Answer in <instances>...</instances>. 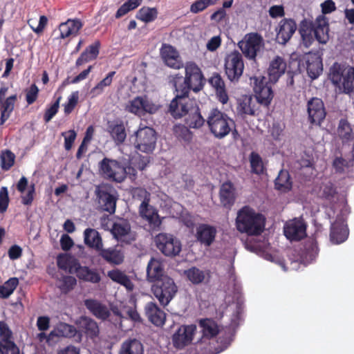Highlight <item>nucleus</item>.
<instances>
[{
    "instance_id": "nucleus-1",
    "label": "nucleus",
    "mask_w": 354,
    "mask_h": 354,
    "mask_svg": "<svg viewBox=\"0 0 354 354\" xmlns=\"http://www.w3.org/2000/svg\"><path fill=\"white\" fill-rule=\"evenodd\" d=\"M321 7L323 15H319L314 21L304 19L299 24V32L305 47L310 46L315 39L322 44L329 40V24L324 15L335 10L336 6L333 0H326Z\"/></svg>"
},
{
    "instance_id": "nucleus-2",
    "label": "nucleus",
    "mask_w": 354,
    "mask_h": 354,
    "mask_svg": "<svg viewBox=\"0 0 354 354\" xmlns=\"http://www.w3.org/2000/svg\"><path fill=\"white\" fill-rule=\"evenodd\" d=\"M286 67L285 59L280 56H276L270 62L268 68V80L262 75L250 78V83L258 102L266 108L270 106L274 97L272 84H275L285 73Z\"/></svg>"
},
{
    "instance_id": "nucleus-3",
    "label": "nucleus",
    "mask_w": 354,
    "mask_h": 354,
    "mask_svg": "<svg viewBox=\"0 0 354 354\" xmlns=\"http://www.w3.org/2000/svg\"><path fill=\"white\" fill-rule=\"evenodd\" d=\"M169 82L174 88L183 89L190 93L193 91L197 93L203 89L205 79L198 66L193 62H187L185 66V77L179 73L169 76Z\"/></svg>"
},
{
    "instance_id": "nucleus-4",
    "label": "nucleus",
    "mask_w": 354,
    "mask_h": 354,
    "mask_svg": "<svg viewBox=\"0 0 354 354\" xmlns=\"http://www.w3.org/2000/svg\"><path fill=\"white\" fill-rule=\"evenodd\" d=\"M265 223V216L248 205L239 210L236 218L237 230L250 236L261 234L264 230Z\"/></svg>"
},
{
    "instance_id": "nucleus-5",
    "label": "nucleus",
    "mask_w": 354,
    "mask_h": 354,
    "mask_svg": "<svg viewBox=\"0 0 354 354\" xmlns=\"http://www.w3.org/2000/svg\"><path fill=\"white\" fill-rule=\"evenodd\" d=\"M206 123L209 132L217 139H223L230 134H237L235 122L228 115L218 108L209 110Z\"/></svg>"
},
{
    "instance_id": "nucleus-6",
    "label": "nucleus",
    "mask_w": 354,
    "mask_h": 354,
    "mask_svg": "<svg viewBox=\"0 0 354 354\" xmlns=\"http://www.w3.org/2000/svg\"><path fill=\"white\" fill-rule=\"evenodd\" d=\"M99 171L104 178L116 183L123 182L127 174H131V171L132 175L136 176V170L133 167L126 168L118 160L108 158H104L99 162Z\"/></svg>"
},
{
    "instance_id": "nucleus-7",
    "label": "nucleus",
    "mask_w": 354,
    "mask_h": 354,
    "mask_svg": "<svg viewBox=\"0 0 354 354\" xmlns=\"http://www.w3.org/2000/svg\"><path fill=\"white\" fill-rule=\"evenodd\" d=\"M151 289L160 304L164 307L170 303L178 292L176 284L174 279L169 276L153 283Z\"/></svg>"
},
{
    "instance_id": "nucleus-8",
    "label": "nucleus",
    "mask_w": 354,
    "mask_h": 354,
    "mask_svg": "<svg viewBox=\"0 0 354 354\" xmlns=\"http://www.w3.org/2000/svg\"><path fill=\"white\" fill-rule=\"evenodd\" d=\"M174 88L176 95L169 104L168 111L174 118L180 119L187 115L195 102L189 97V93L183 89Z\"/></svg>"
},
{
    "instance_id": "nucleus-9",
    "label": "nucleus",
    "mask_w": 354,
    "mask_h": 354,
    "mask_svg": "<svg viewBox=\"0 0 354 354\" xmlns=\"http://www.w3.org/2000/svg\"><path fill=\"white\" fill-rule=\"evenodd\" d=\"M244 61L238 50H233L225 57L224 70L227 79L232 82H238L243 73Z\"/></svg>"
},
{
    "instance_id": "nucleus-10",
    "label": "nucleus",
    "mask_w": 354,
    "mask_h": 354,
    "mask_svg": "<svg viewBox=\"0 0 354 354\" xmlns=\"http://www.w3.org/2000/svg\"><path fill=\"white\" fill-rule=\"evenodd\" d=\"M155 243L161 253L169 257L178 255L182 250L180 241L171 234H158L155 237Z\"/></svg>"
},
{
    "instance_id": "nucleus-11",
    "label": "nucleus",
    "mask_w": 354,
    "mask_h": 354,
    "mask_svg": "<svg viewBox=\"0 0 354 354\" xmlns=\"http://www.w3.org/2000/svg\"><path fill=\"white\" fill-rule=\"evenodd\" d=\"M264 46L263 37L257 32L246 34L242 40L239 41L238 46L242 55L251 60H255L257 53Z\"/></svg>"
},
{
    "instance_id": "nucleus-12",
    "label": "nucleus",
    "mask_w": 354,
    "mask_h": 354,
    "mask_svg": "<svg viewBox=\"0 0 354 354\" xmlns=\"http://www.w3.org/2000/svg\"><path fill=\"white\" fill-rule=\"evenodd\" d=\"M135 148L144 153L151 152L156 147V132L149 127H140L135 132Z\"/></svg>"
},
{
    "instance_id": "nucleus-13",
    "label": "nucleus",
    "mask_w": 354,
    "mask_h": 354,
    "mask_svg": "<svg viewBox=\"0 0 354 354\" xmlns=\"http://www.w3.org/2000/svg\"><path fill=\"white\" fill-rule=\"evenodd\" d=\"M125 110L141 117L146 113H155L158 110V106L150 101L146 95L137 96L129 101Z\"/></svg>"
},
{
    "instance_id": "nucleus-14",
    "label": "nucleus",
    "mask_w": 354,
    "mask_h": 354,
    "mask_svg": "<svg viewBox=\"0 0 354 354\" xmlns=\"http://www.w3.org/2000/svg\"><path fill=\"white\" fill-rule=\"evenodd\" d=\"M138 214L140 217L147 223L151 230L158 231L160 229L162 218L158 209L150 205V203H140L138 207Z\"/></svg>"
},
{
    "instance_id": "nucleus-15",
    "label": "nucleus",
    "mask_w": 354,
    "mask_h": 354,
    "mask_svg": "<svg viewBox=\"0 0 354 354\" xmlns=\"http://www.w3.org/2000/svg\"><path fill=\"white\" fill-rule=\"evenodd\" d=\"M99 207L101 210L113 214L115 212L117 197L111 193V189L107 186L97 187L95 190Z\"/></svg>"
},
{
    "instance_id": "nucleus-16",
    "label": "nucleus",
    "mask_w": 354,
    "mask_h": 354,
    "mask_svg": "<svg viewBox=\"0 0 354 354\" xmlns=\"http://www.w3.org/2000/svg\"><path fill=\"white\" fill-rule=\"evenodd\" d=\"M308 121L313 125L321 126L326 118V111L323 101L318 97H313L307 103Z\"/></svg>"
},
{
    "instance_id": "nucleus-17",
    "label": "nucleus",
    "mask_w": 354,
    "mask_h": 354,
    "mask_svg": "<svg viewBox=\"0 0 354 354\" xmlns=\"http://www.w3.org/2000/svg\"><path fill=\"white\" fill-rule=\"evenodd\" d=\"M297 28V26L294 19L290 18L282 19L276 28L277 41L280 44L285 45L292 38Z\"/></svg>"
},
{
    "instance_id": "nucleus-18",
    "label": "nucleus",
    "mask_w": 354,
    "mask_h": 354,
    "mask_svg": "<svg viewBox=\"0 0 354 354\" xmlns=\"http://www.w3.org/2000/svg\"><path fill=\"white\" fill-rule=\"evenodd\" d=\"M283 232L288 239L299 241L306 236V225L303 220L294 218L285 224Z\"/></svg>"
},
{
    "instance_id": "nucleus-19",
    "label": "nucleus",
    "mask_w": 354,
    "mask_h": 354,
    "mask_svg": "<svg viewBox=\"0 0 354 354\" xmlns=\"http://www.w3.org/2000/svg\"><path fill=\"white\" fill-rule=\"evenodd\" d=\"M254 96H256L255 93ZM259 106L262 104L258 102L257 97L254 98L251 95H242L237 100L236 111L241 116L255 115L259 109ZM263 106L265 107L263 105Z\"/></svg>"
},
{
    "instance_id": "nucleus-20",
    "label": "nucleus",
    "mask_w": 354,
    "mask_h": 354,
    "mask_svg": "<svg viewBox=\"0 0 354 354\" xmlns=\"http://www.w3.org/2000/svg\"><path fill=\"white\" fill-rule=\"evenodd\" d=\"M12 331L8 324L4 322H0V353L8 354L9 351L12 354H19V349L12 339Z\"/></svg>"
},
{
    "instance_id": "nucleus-21",
    "label": "nucleus",
    "mask_w": 354,
    "mask_h": 354,
    "mask_svg": "<svg viewBox=\"0 0 354 354\" xmlns=\"http://www.w3.org/2000/svg\"><path fill=\"white\" fill-rule=\"evenodd\" d=\"M195 325L183 326L174 334L172 340L174 346L177 348H183L189 344L196 332Z\"/></svg>"
},
{
    "instance_id": "nucleus-22",
    "label": "nucleus",
    "mask_w": 354,
    "mask_h": 354,
    "mask_svg": "<svg viewBox=\"0 0 354 354\" xmlns=\"http://www.w3.org/2000/svg\"><path fill=\"white\" fill-rule=\"evenodd\" d=\"M8 90V88L6 86H1L0 88V104H1L0 125H3L8 120L14 110L15 104L17 100V96L15 94L8 97L2 102Z\"/></svg>"
},
{
    "instance_id": "nucleus-23",
    "label": "nucleus",
    "mask_w": 354,
    "mask_h": 354,
    "mask_svg": "<svg viewBox=\"0 0 354 354\" xmlns=\"http://www.w3.org/2000/svg\"><path fill=\"white\" fill-rule=\"evenodd\" d=\"M106 131L114 143L118 146L122 145L127 138L125 126L122 120L117 119L113 121H108Z\"/></svg>"
},
{
    "instance_id": "nucleus-24",
    "label": "nucleus",
    "mask_w": 354,
    "mask_h": 354,
    "mask_svg": "<svg viewBox=\"0 0 354 354\" xmlns=\"http://www.w3.org/2000/svg\"><path fill=\"white\" fill-rule=\"evenodd\" d=\"M308 76L315 80L323 71L322 59L318 53H308L304 57Z\"/></svg>"
},
{
    "instance_id": "nucleus-25",
    "label": "nucleus",
    "mask_w": 354,
    "mask_h": 354,
    "mask_svg": "<svg viewBox=\"0 0 354 354\" xmlns=\"http://www.w3.org/2000/svg\"><path fill=\"white\" fill-rule=\"evenodd\" d=\"M98 252L99 255L111 265L119 266L124 262V252L120 245H118L106 249L102 247Z\"/></svg>"
},
{
    "instance_id": "nucleus-26",
    "label": "nucleus",
    "mask_w": 354,
    "mask_h": 354,
    "mask_svg": "<svg viewBox=\"0 0 354 354\" xmlns=\"http://www.w3.org/2000/svg\"><path fill=\"white\" fill-rule=\"evenodd\" d=\"M148 320L158 327L162 326L166 321V313L155 302H148L145 306Z\"/></svg>"
},
{
    "instance_id": "nucleus-27",
    "label": "nucleus",
    "mask_w": 354,
    "mask_h": 354,
    "mask_svg": "<svg viewBox=\"0 0 354 354\" xmlns=\"http://www.w3.org/2000/svg\"><path fill=\"white\" fill-rule=\"evenodd\" d=\"M166 276L162 261L153 257L151 258L147 266V281L155 283L162 280Z\"/></svg>"
},
{
    "instance_id": "nucleus-28",
    "label": "nucleus",
    "mask_w": 354,
    "mask_h": 354,
    "mask_svg": "<svg viewBox=\"0 0 354 354\" xmlns=\"http://www.w3.org/2000/svg\"><path fill=\"white\" fill-rule=\"evenodd\" d=\"M317 243L314 239H307L300 248V261L304 264H308L315 259L318 255Z\"/></svg>"
},
{
    "instance_id": "nucleus-29",
    "label": "nucleus",
    "mask_w": 354,
    "mask_h": 354,
    "mask_svg": "<svg viewBox=\"0 0 354 354\" xmlns=\"http://www.w3.org/2000/svg\"><path fill=\"white\" fill-rule=\"evenodd\" d=\"M216 233L215 227L208 224H200L196 228V238L201 244L210 246L215 240Z\"/></svg>"
},
{
    "instance_id": "nucleus-30",
    "label": "nucleus",
    "mask_w": 354,
    "mask_h": 354,
    "mask_svg": "<svg viewBox=\"0 0 354 354\" xmlns=\"http://www.w3.org/2000/svg\"><path fill=\"white\" fill-rule=\"evenodd\" d=\"M348 235V230L344 221L342 219H336L330 227V241L335 244L342 243L346 240Z\"/></svg>"
},
{
    "instance_id": "nucleus-31",
    "label": "nucleus",
    "mask_w": 354,
    "mask_h": 354,
    "mask_svg": "<svg viewBox=\"0 0 354 354\" xmlns=\"http://www.w3.org/2000/svg\"><path fill=\"white\" fill-rule=\"evenodd\" d=\"M160 53L164 62L169 67L178 69L183 66L178 53L171 45L164 44Z\"/></svg>"
},
{
    "instance_id": "nucleus-32",
    "label": "nucleus",
    "mask_w": 354,
    "mask_h": 354,
    "mask_svg": "<svg viewBox=\"0 0 354 354\" xmlns=\"http://www.w3.org/2000/svg\"><path fill=\"white\" fill-rule=\"evenodd\" d=\"M219 197L221 203L226 208H230L234 203L235 187L230 181L223 183L219 190Z\"/></svg>"
},
{
    "instance_id": "nucleus-33",
    "label": "nucleus",
    "mask_w": 354,
    "mask_h": 354,
    "mask_svg": "<svg viewBox=\"0 0 354 354\" xmlns=\"http://www.w3.org/2000/svg\"><path fill=\"white\" fill-rule=\"evenodd\" d=\"M209 84L215 89L218 100L223 104L228 102L229 97L225 88V82L221 75L215 73L209 79Z\"/></svg>"
},
{
    "instance_id": "nucleus-34",
    "label": "nucleus",
    "mask_w": 354,
    "mask_h": 354,
    "mask_svg": "<svg viewBox=\"0 0 354 354\" xmlns=\"http://www.w3.org/2000/svg\"><path fill=\"white\" fill-rule=\"evenodd\" d=\"M84 306L95 317L102 320H106L110 316L107 306L100 301L88 299L84 301Z\"/></svg>"
},
{
    "instance_id": "nucleus-35",
    "label": "nucleus",
    "mask_w": 354,
    "mask_h": 354,
    "mask_svg": "<svg viewBox=\"0 0 354 354\" xmlns=\"http://www.w3.org/2000/svg\"><path fill=\"white\" fill-rule=\"evenodd\" d=\"M100 46L101 43L99 40L87 46L77 59L75 66L78 67L95 59L99 55Z\"/></svg>"
},
{
    "instance_id": "nucleus-36",
    "label": "nucleus",
    "mask_w": 354,
    "mask_h": 354,
    "mask_svg": "<svg viewBox=\"0 0 354 354\" xmlns=\"http://www.w3.org/2000/svg\"><path fill=\"white\" fill-rule=\"evenodd\" d=\"M82 26L83 24L80 19H68L67 21L59 25V37L65 39L71 35H76Z\"/></svg>"
},
{
    "instance_id": "nucleus-37",
    "label": "nucleus",
    "mask_w": 354,
    "mask_h": 354,
    "mask_svg": "<svg viewBox=\"0 0 354 354\" xmlns=\"http://www.w3.org/2000/svg\"><path fill=\"white\" fill-rule=\"evenodd\" d=\"M187 115L185 121L189 128H201L206 122V119H204L201 113L199 107L196 104L192 105V109Z\"/></svg>"
},
{
    "instance_id": "nucleus-38",
    "label": "nucleus",
    "mask_w": 354,
    "mask_h": 354,
    "mask_svg": "<svg viewBox=\"0 0 354 354\" xmlns=\"http://www.w3.org/2000/svg\"><path fill=\"white\" fill-rule=\"evenodd\" d=\"M84 243L89 248H94L97 252L102 249L103 244L100 233L95 229L87 228L84 232Z\"/></svg>"
},
{
    "instance_id": "nucleus-39",
    "label": "nucleus",
    "mask_w": 354,
    "mask_h": 354,
    "mask_svg": "<svg viewBox=\"0 0 354 354\" xmlns=\"http://www.w3.org/2000/svg\"><path fill=\"white\" fill-rule=\"evenodd\" d=\"M75 271L77 277L80 280H83L84 281L96 283L100 282L101 279L100 276L97 271L91 270L87 266H82L80 263L76 267Z\"/></svg>"
},
{
    "instance_id": "nucleus-40",
    "label": "nucleus",
    "mask_w": 354,
    "mask_h": 354,
    "mask_svg": "<svg viewBox=\"0 0 354 354\" xmlns=\"http://www.w3.org/2000/svg\"><path fill=\"white\" fill-rule=\"evenodd\" d=\"M107 276L114 282L124 286L127 290H133L134 285L129 276L119 269H113L107 273Z\"/></svg>"
},
{
    "instance_id": "nucleus-41",
    "label": "nucleus",
    "mask_w": 354,
    "mask_h": 354,
    "mask_svg": "<svg viewBox=\"0 0 354 354\" xmlns=\"http://www.w3.org/2000/svg\"><path fill=\"white\" fill-rule=\"evenodd\" d=\"M120 354H144L143 345L136 339L126 340L121 346Z\"/></svg>"
},
{
    "instance_id": "nucleus-42",
    "label": "nucleus",
    "mask_w": 354,
    "mask_h": 354,
    "mask_svg": "<svg viewBox=\"0 0 354 354\" xmlns=\"http://www.w3.org/2000/svg\"><path fill=\"white\" fill-rule=\"evenodd\" d=\"M199 326L202 328L203 335L208 339L216 337L219 329L216 322L212 319H203L200 320Z\"/></svg>"
},
{
    "instance_id": "nucleus-43",
    "label": "nucleus",
    "mask_w": 354,
    "mask_h": 354,
    "mask_svg": "<svg viewBox=\"0 0 354 354\" xmlns=\"http://www.w3.org/2000/svg\"><path fill=\"white\" fill-rule=\"evenodd\" d=\"M292 183L290 176L287 171L281 170L277 178L274 180L275 189L281 192H288L291 190Z\"/></svg>"
},
{
    "instance_id": "nucleus-44",
    "label": "nucleus",
    "mask_w": 354,
    "mask_h": 354,
    "mask_svg": "<svg viewBox=\"0 0 354 354\" xmlns=\"http://www.w3.org/2000/svg\"><path fill=\"white\" fill-rule=\"evenodd\" d=\"M131 232V225L126 219H121L113 223L111 233L118 240L122 239Z\"/></svg>"
},
{
    "instance_id": "nucleus-45",
    "label": "nucleus",
    "mask_w": 354,
    "mask_h": 354,
    "mask_svg": "<svg viewBox=\"0 0 354 354\" xmlns=\"http://www.w3.org/2000/svg\"><path fill=\"white\" fill-rule=\"evenodd\" d=\"M82 330L89 337L93 338L99 334V327L93 319L84 317L80 321Z\"/></svg>"
},
{
    "instance_id": "nucleus-46",
    "label": "nucleus",
    "mask_w": 354,
    "mask_h": 354,
    "mask_svg": "<svg viewBox=\"0 0 354 354\" xmlns=\"http://www.w3.org/2000/svg\"><path fill=\"white\" fill-rule=\"evenodd\" d=\"M348 66L335 62L330 68V78L333 84L340 86L342 77L346 73Z\"/></svg>"
},
{
    "instance_id": "nucleus-47",
    "label": "nucleus",
    "mask_w": 354,
    "mask_h": 354,
    "mask_svg": "<svg viewBox=\"0 0 354 354\" xmlns=\"http://www.w3.org/2000/svg\"><path fill=\"white\" fill-rule=\"evenodd\" d=\"M337 133L343 142L351 141L354 138L353 129L346 119H341L339 120Z\"/></svg>"
},
{
    "instance_id": "nucleus-48",
    "label": "nucleus",
    "mask_w": 354,
    "mask_h": 354,
    "mask_svg": "<svg viewBox=\"0 0 354 354\" xmlns=\"http://www.w3.org/2000/svg\"><path fill=\"white\" fill-rule=\"evenodd\" d=\"M79 263L68 254H60L57 257V267L63 270H68L72 272L73 268H76Z\"/></svg>"
},
{
    "instance_id": "nucleus-49",
    "label": "nucleus",
    "mask_w": 354,
    "mask_h": 354,
    "mask_svg": "<svg viewBox=\"0 0 354 354\" xmlns=\"http://www.w3.org/2000/svg\"><path fill=\"white\" fill-rule=\"evenodd\" d=\"M77 280L74 277L63 275L58 278L56 281V286L62 293L67 294L71 292L76 286Z\"/></svg>"
},
{
    "instance_id": "nucleus-50",
    "label": "nucleus",
    "mask_w": 354,
    "mask_h": 354,
    "mask_svg": "<svg viewBox=\"0 0 354 354\" xmlns=\"http://www.w3.org/2000/svg\"><path fill=\"white\" fill-rule=\"evenodd\" d=\"M158 10L156 8L142 7L136 14V18L145 23L153 21L158 17Z\"/></svg>"
},
{
    "instance_id": "nucleus-51",
    "label": "nucleus",
    "mask_w": 354,
    "mask_h": 354,
    "mask_svg": "<svg viewBox=\"0 0 354 354\" xmlns=\"http://www.w3.org/2000/svg\"><path fill=\"white\" fill-rule=\"evenodd\" d=\"M19 284L17 277H12L7 280L2 286H0V298H8L12 294Z\"/></svg>"
},
{
    "instance_id": "nucleus-52",
    "label": "nucleus",
    "mask_w": 354,
    "mask_h": 354,
    "mask_svg": "<svg viewBox=\"0 0 354 354\" xmlns=\"http://www.w3.org/2000/svg\"><path fill=\"white\" fill-rule=\"evenodd\" d=\"M250 162L252 173L258 175L263 174L265 167L263 160L259 153L252 151L250 155Z\"/></svg>"
},
{
    "instance_id": "nucleus-53",
    "label": "nucleus",
    "mask_w": 354,
    "mask_h": 354,
    "mask_svg": "<svg viewBox=\"0 0 354 354\" xmlns=\"http://www.w3.org/2000/svg\"><path fill=\"white\" fill-rule=\"evenodd\" d=\"M341 84L346 93H350L354 88V67L348 66L346 73L342 77Z\"/></svg>"
},
{
    "instance_id": "nucleus-54",
    "label": "nucleus",
    "mask_w": 354,
    "mask_h": 354,
    "mask_svg": "<svg viewBox=\"0 0 354 354\" xmlns=\"http://www.w3.org/2000/svg\"><path fill=\"white\" fill-rule=\"evenodd\" d=\"M185 275L189 281L195 285L201 283L205 278V272L196 267H192L185 270Z\"/></svg>"
},
{
    "instance_id": "nucleus-55",
    "label": "nucleus",
    "mask_w": 354,
    "mask_h": 354,
    "mask_svg": "<svg viewBox=\"0 0 354 354\" xmlns=\"http://www.w3.org/2000/svg\"><path fill=\"white\" fill-rule=\"evenodd\" d=\"M15 155L10 150L3 151L0 154L1 167L8 171L15 164Z\"/></svg>"
},
{
    "instance_id": "nucleus-56",
    "label": "nucleus",
    "mask_w": 354,
    "mask_h": 354,
    "mask_svg": "<svg viewBox=\"0 0 354 354\" xmlns=\"http://www.w3.org/2000/svg\"><path fill=\"white\" fill-rule=\"evenodd\" d=\"M173 132L174 136L179 140L189 142L192 139V133L185 125L178 124L174 126Z\"/></svg>"
},
{
    "instance_id": "nucleus-57",
    "label": "nucleus",
    "mask_w": 354,
    "mask_h": 354,
    "mask_svg": "<svg viewBox=\"0 0 354 354\" xmlns=\"http://www.w3.org/2000/svg\"><path fill=\"white\" fill-rule=\"evenodd\" d=\"M59 334H56L55 331H51L48 337H49V341L55 336L62 335L64 337H73L76 333V329L74 326L68 324H61L58 328Z\"/></svg>"
},
{
    "instance_id": "nucleus-58",
    "label": "nucleus",
    "mask_w": 354,
    "mask_h": 354,
    "mask_svg": "<svg viewBox=\"0 0 354 354\" xmlns=\"http://www.w3.org/2000/svg\"><path fill=\"white\" fill-rule=\"evenodd\" d=\"M78 101L79 91L72 92L68 96L67 102L63 104L64 114L66 115L71 114L77 105Z\"/></svg>"
},
{
    "instance_id": "nucleus-59",
    "label": "nucleus",
    "mask_w": 354,
    "mask_h": 354,
    "mask_svg": "<svg viewBox=\"0 0 354 354\" xmlns=\"http://www.w3.org/2000/svg\"><path fill=\"white\" fill-rule=\"evenodd\" d=\"M131 195L134 200L141 201V203H147L151 201V194L145 188L134 187L131 189Z\"/></svg>"
},
{
    "instance_id": "nucleus-60",
    "label": "nucleus",
    "mask_w": 354,
    "mask_h": 354,
    "mask_svg": "<svg viewBox=\"0 0 354 354\" xmlns=\"http://www.w3.org/2000/svg\"><path fill=\"white\" fill-rule=\"evenodd\" d=\"M61 100L62 96H59L53 104L46 109L43 118L46 123L49 122L57 113Z\"/></svg>"
},
{
    "instance_id": "nucleus-61",
    "label": "nucleus",
    "mask_w": 354,
    "mask_h": 354,
    "mask_svg": "<svg viewBox=\"0 0 354 354\" xmlns=\"http://www.w3.org/2000/svg\"><path fill=\"white\" fill-rule=\"evenodd\" d=\"M24 92L28 105H31L37 100L39 90L35 84H32L28 88H26Z\"/></svg>"
},
{
    "instance_id": "nucleus-62",
    "label": "nucleus",
    "mask_w": 354,
    "mask_h": 354,
    "mask_svg": "<svg viewBox=\"0 0 354 354\" xmlns=\"http://www.w3.org/2000/svg\"><path fill=\"white\" fill-rule=\"evenodd\" d=\"M62 136L64 138V148L66 151L71 149L76 139L77 133L75 130L71 129L62 133Z\"/></svg>"
},
{
    "instance_id": "nucleus-63",
    "label": "nucleus",
    "mask_w": 354,
    "mask_h": 354,
    "mask_svg": "<svg viewBox=\"0 0 354 354\" xmlns=\"http://www.w3.org/2000/svg\"><path fill=\"white\" fill-rule=\"evenodd\" d=\"M8 191L6 187H2L0 189V213L6 212L9 205Z\"/></svg>"
},
{
    "instance_id": "nucleus-64",
    "label": "nucleus",
    "mask_w": 354,
    "mask_h": 354,
    "mask_svg": "<svg viewBox=\"0 0 354 354\" xmlns=\"http://www.w3.org/2000/svg\"><path fill=\"white\" fill-rule=\"evenodd\" d=\"M333 167L336 173L342 174L344 172V169L348 167V162L342 157H337L333 160Z\"/></svg>"
}]
</instances>
